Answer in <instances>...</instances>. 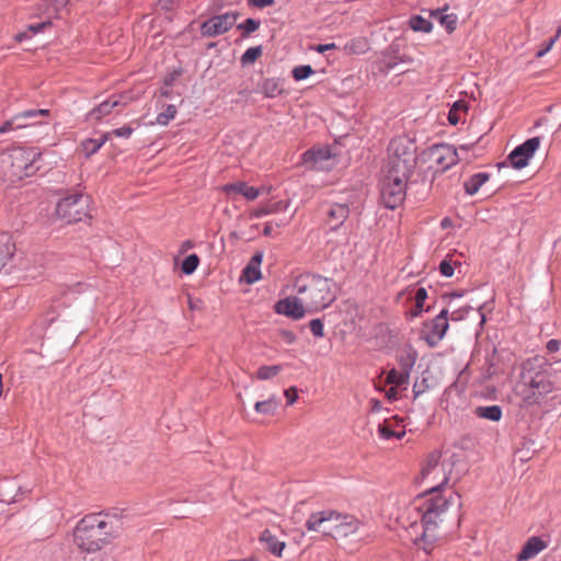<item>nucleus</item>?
Returning <instances> with one entry per match:
<instances>
[{"instance_id": "58", "label": "nucleus", "mask_w": 561, "mask_h": 561, "mask_svg": "<svg viewBox=\"0 0 561 561\" xmlns=\"http://www.w3.org/2000/svg\"><path fill=\"white\" fill-rule=\"evenodd\" d=\"M68 0H55V4L57 7H64Z\"/></svg>"}, {"instance_id": "56", "label": "nucleus", "mask_w": 561, "mask_h": 561, "mask_svg": "<svg viewBox=\"0 0 561 561\" xmlns=\"http://www.w3.org/2000/svg\"><path fill=\"white\" fill-rule=\"evenodd\" d=\"M424 391V388L422 387V385L420 383H415L414 387H413V392L415 396H419L421 394L422 392Z\"/></svg>"}, {"instance_id": "2", "label": "nucleus", "mask_w": 561, "mask_h": 561, "mask_svg": "<svg viewBox=\"0 0 561 561\" xmlns=\"http://www.w3.org/2000/svg\"><path fill=\"white\" fill-rule=\"evenodd\" d=\"M117 537L115 522L107 515L92 514L81 518L73 529V543L85 553H95Z\"/></svg>"}, {"instance_id": "30", "label": "nucleus", "mask_w": 561, "mask_h": 561, "mask_svg": "<svg viewBox=\"0 0 561 561\" xmlns=\"http://www.w3.org/2000/svg\"><path fill=\"white\" fill-rule=\"evenodd\" d=\"M278 407H279V400L275 394H273L264 401L256 402L254 405V409L260 414L274 415L276 413Z\"/></svg>"}, {"instance_id": "57", "label": "nucleus", "mask_w": 561, "mask_h": 561, "mask_svg": "<svg viewBox=\"0 0 561 561\" xmlns=\"http://www.w3.org/2000/svg\"><path fill=\"white\" fill-rule=\"evenodd\" d=\"M15 38L18 42H22V41L28 38V34H27V32H21L15 36Z\"/></svg>"}, {"instance_id": "7", "label": "nucleus", "mask_w": 561, "mask_h": 561, "mask_svg": "<svg viewBox=\"0 0 561 561\" xmlns=\"http://www.w3.org/2000/svg\"><path fill=\"white\" fill-rule=\"evenodd\" d=\"M388 159L383 173L410 179L416 165V148L407 137H398L390 141Z\"/></svg>"}, {"instance_id": "14", "label": "nucleus", "mask_w": 561, "mask_h": 561, "mask_svg": "<svg viewBox=\"0 0 561 561\" xmlns=\"http://www.w3.org/2000/svg\"><path fill=\"white\" fill-rule=\"evenodd\" d=\"M448 310L443 309L431 322L425 324V341L431 346L437 345L445 336L449 324L447 319Z\"/></svg>"}, {"instance_id": "42", "label": "nucleus", "mask_w": 561, "mask_h": 561, "mask_svg": "<svg viewBox=\"0 0 561 561\" xmlns=\"http://www.w3.org/2000/svg\"><path fill=\"white\" fill-rule=\"evenodd\" d=\"M314 73V70L309 65L297 66L293 69L291 75L296 81L304 80Z\"/></svg>"}, {"instance_id": "34", "label": "nucleus", "mask_w": 561, "mask_h": 561, "mask_svg": "<svg viewBox=\"0 0 561 561\" xmlns=\"http://www.w3.org/2000/svg\"><path fill=\"white\" fill-rule=\"evenodd\" d=\"M409 382V374L391 369L387 373L385 383L393 387L405 386Z\"/></svg>"}, {"instance_id": "38", "label": "nucleus", "mask_w": 561, "mask_h": 561, "mask_svg": "<svg viewBox=\"0 0 561 561\" xmlns=\"http://www.w3.org/2000/svg\"><path fill=\"white\" fill-rule=\"evenodd\" d=\"M199 264V257L196 254L187 255L182 263V272L186 275L193 274Z\"/></svg>"}, {"instance_id": "20", "label": "nucleus", "mask_w": 561, "mask_h": 561, "mask_svg": "<svg viewBox=\"0 0 561 561\" xmlns=\"http://www.w3.org/2000/svg\"><path fill=\"white\" fill-rule=\"evenodd\" d=\"M350 208L346 204H334L327 214V225L332 230L337 229L348 217Z\"/></svg>"}, {"instance_id": "63", "label": "nucleus", "mask_w": 561, "mask_h": 561, "mask_svg": "<svg viewBox=\"0 0 561 561\" xmlns=\"http://www.w3.org/2000/svg\"><path fill=\"white\" fill-rule=\"evenodd\" d=\"M445 225H448L447 219H444V220H443V226H445Z\"/></svg>"}, {"instance_id": "52", "label": "nucleus", "mask_w": 561, "mask_h": 561, "mask_svg": "<svg viewBox=\"0 0 561 561\" xmlns=\"http://www.w3.org/2000/svg\"><path fill=\"white\" fill-rule=\"evenodd\" d=\"M317 53L323 54L328 50L337 49V46L334 43L330 44H319L312 47Z\"/></svg>"}, {"instance_id": "26", "label": "nucleus", "mask_w": 561, "mask_h": 561, "mask_svg": "<svg viewBox=\"0 0 561 561\" xmlns=\"http://www.w3.org/2000/svg\"><path fill=\"white\" fill-rule=\"evenodd\" d=\"M447 8L444 9V11L446 10ZM430 15L434 19H436L439 24L448 32V33H453L456 27H457V21H458V18L455 13H449V14H444L443 13V10L440 9H437V10H432L430 12Z\"/></svg>"}, {"instance_id": "55", "label": "nucleus", "mask_w": 561, "mask_h": 561, "mask_svg": "<svg viewBox=\"0 0 561 561\" xmlns=\"http://www.w3.org/2000/svg\"><path fill=\"white\" fill-rule=\"evenodd\" d=\"M273 231H274L273 224L272 222H266L265 226H264V229H263V233L265 236H272Z\"/></svg>"}, {"instance_id": "13", "label": "nucleus", "mask_w": 561, "mask_h": 561, "mask_svg": "<svg viewBox=\"0 0 561 561\" xmlns=\"http://www.w3.org/2000/svg\"><path fill=\"white\" fill-rule=\"evenodd\" d=\"M541 140L539 137H533L522 145L517 146L510 154L508 160L515 169L525 168L535 152L539 149Z\"/></svg>"}, {"instance_id": "43", "label": "nucleus", "mask_w": 561, "mask_h": 561, "mask_svg": "<svg viewBox=\"0 0 561 561\" xmlns=\"http://www.w3.org/2000/svg\"><path fill=\"white\" fill-rule=\"evenodd\" d=\"M456 263L450 257H446L439 264V271L445 277H451L454 275V265Z\"/></svg>"}, {"instance_id": "22", "label": "nucleus", "mask_w": 561, "mask_h": 561, "mask_svg": "<svg viewBox=\"0 0 561 561\" xmlns=\"http://www.w3.org/2000/svg\"><path fill=\"white\" fill-rule=\"evenodd\" d=\"M306 162H312L316 169L325 168L324 163L332 158L331 150L328 147L311 149L304 153Z\"/></svg>"}, {"instance_id": "4", "label": "nucleus", "mask_w": 561, "mask_h": 561, "mask_svg": "<svg viewBox=\"0 0 561 561\" xmlns=\"http://www.w3.org/2000/svg\"><path fill=\"white\" fill-rule=\"evenodd\" d=\"M360 522L353 515L342 514L333 510L312 513L306 520L309 531L321 533L334 539L346 538L358 531Z\"/></svg>"}, {"instance_id": "8", "label": "nucleus", "mask_w": 561, "mask_h": 561, "mask_svg": "<svg viewBox=\"0 0 561 561\" xmlns=\"http://www.w3.org/2000/svg\"><path fill=\"white\" fill-rule=\"evenodd\" d=\"M440 457L439 451H432L422 465L419 480L428 486L427 492L424 493L425 495L442 494L439 492L440 488L449 481L448 465L442 462Z\"/></svg>"}, {"instance_id": "6", "label": "nucleus", "mask_w": 561, "mask_h": 561, "mask_svg": "<svg viewBox=\"0 0 561 561\" xmlns=\"http://www.w3.org/2000/svg\"><path fill=\"white\" fill-rule=\"evenodd\" d=\"M332 280L321 276H305L297 279L295 288L310 313L329 307L335 299Z\"/></svg>"}, {"instance_id": "25", "label": "nucleus", "mask_w": 561, "mask_h": 561, "mask_svg": "<svg viewBox=\"0 0 561 561\" xmlns=\"http://www.w3.org/2000/svg\"><path fill=\"white\" fill-rule=\"evenodd\" d=\"M15 244L9 233H0V271L13 256Z\"/></svg>"}, {"instance_id": "39", "label": "nucleus", "mask_w": 561, "mask_h": 561, "mask_svg": "<svg viewBox=\"0 0 561 561\" xmlns=\"http://www.w3.org/2000/svg\"><path fill=\"white\" fill-rule=\"evenodd\" d=\"M260 27V21L254 19H247L243 23L238 25L239 30H242V36L248 37L251 33L257 31Z\"/></svg>"}, {"instance_id": "54", "label": "nucleus", "mask_w": 561, "mask_h": 561, "mask_svg": "<svg viewBox=\"0 0 561 561\" xmlns=\"http://www.w3.org/2000/svg\"><path fill=\"white\" fill-rule=\"evenodd\" d=\"M386 396L387 398L390 400V401H394L398 399L399 397V391H398V387H391L387 392H386Z\"/></svg>"}, {"instance_id": "45", "label": "nucleus", "mask_w": 561, "mask_h": 561, "mask_svg": "<svg viewBox=\"0 0 561 561\" xmlns=\"http://www.w3.org/2000/svg\"><path fill=\"white\" fill-rule=\"evenodd\" d=\"M309 327L314 336L322 337L324 335L323 323L320 319L311 320Z\"/></svg>"}, {"instance_id": "16", "label": "nucleus", "mask_w": 561, "mask_h": 561, "mask_svg": "<svg viewBox=\"0 0 561 561\" xmlns=\"http://www.w3.org/2000/svg\"><path fill=\"white\" fill-rule=\"evenodd\" d=\"M48 110H27L14 115L9 121L0 126V134H5L15 129H22L32 126L33 124H20V121L33 119L37 116H47Z\"/></svg>"}, {"instance_id": "46", "label": "nucleus", "mask_w": 561, "mask_h": 561, "mask_svg": "<svg viewBox=\"0 0 561 561\" xmlns=\"http://www.w3.org/2000/svg\"><path fill=\"white\" fill-rule=\"evenodd\" d=\"M284 396L287 399L289 405L294 404L298 400V390L296 387H289L284 391Z\"/></svg>"}, {"instance_id": "29", "label": "nucleus", "mask_w": 561, "mask_h": 561, "mask_svg": "<svg viewBox=\"0 0 561 561\" xmlns=\"http://www.w3.org/2000/svg\"><path fill=\"white\" fill-rule=\"evenodd\" d=\"M260 91L265 98L273 99L283 93V88L277 79L267 78L261 83Z\"/></svg>"}, {"instance_id": "44", "label": "nucleus", "mask_w": 561, "mask_h": 561, "mask_svg": "<svg viewBox=\"0 0 561 561\" xmlns=\"http://www.w3.org/2000/svg\"><path fill=\"white\" fill-rule=\"evenodd\" d=\"M415 308L419 312L423 310V305L425 299L427 298V290L423 287L417 288L415 293Z\"/></svg>"}, {"instance_id": "61", "label": "nucleus", "mask_w": 561, "mask_h": 561, "mask_svg": "<svg viewBox=\"0 0 561 561\" xmlns=\"http://www.w3.org/2000/svg\"><path fill=\"white\" fill-rule=\"evenodd\" d=\"M26 121H27V119H25V121H20V124H28ZM32 124H33L32 126H34L36 123H32Z\"/></svg>"}, {"instance_id": "1", "label": "nucleus", "mask_w": 561, "mask_h": 561, "mask_svg": "<svg viewBox=\"0 0 561 561\" xmlns=\"http://www.w3.org/2000/svg\"><path fill=\"white\" fill-rule=\"evenodd\" d=\"M453 503V495L423 494L401 507L397 520L405 528L413 527L421 520L423 533L415 542L430 554L440 538L438 529L446 522Z\"/></svg>"}, {"instance_id": "62", "label": "nucleus", "mask_w": 561, "mask_h": 561, "mask_svg": "<svg viewBox=\"0 0 561 561\" xmlns=\"http://www.w3.org/2000/svg\"><path fill=\"white\" fill-rule=\"evenodd\" d=\"M445 225H448L447 219H444V220H443V226H445Z\"/></svg>"}, {"instance_id": "32", "label": "nucleus", "mask_w": 561, "mask_h": 561, "mask_svg": "<svg viewBox=\"0 0 561 561\" xmlns=\"http://www.w3.org/2000/svg\"><path fill=\"white\" fill-rule=\"evenodd\" d=\"M476 415L480 419L499 422L502 419V409L499 405L478 407Z\"/></svg>"}, {"instance_id": "17", "label": "nucleus", "mask_w": 561, "mask_h": 561, "mask_svg": "<svg viewBox=\"0 0 561 561\" xmlns=\"http://www.w3.org/2000/svg\"><path fill=\"white\" fill-rule=\"evenodd\" d=\"M548 547V543L540 537H530L523 546L520 552L517 554V561H528L538 556Z\"/></svg>"}, {"instance_id": "21", "label": "nucleus", "mask_w": 561, "mask_h": 561, "mask_svg": "<svg viewBox=\"0 0 561 561\" xmlns=\"http://www.w3.org/2000/svg\"><path fill=\"white\" fill-rule=\"evenodd\" d=\"M262 253H256L252 256L248 265L244 267L240 280L247 284H253L261 279V263H262Z\"/></svg>"}, {"instance_id": "9", "label": "nucleus", "mask_w": 561, "mask_h": 561, "mask_svg": "<svg viewBox=\"0 0 561 561\" xmlns=\"http://www.w3.org/2000/svg\"><path fill=\"white\" fill-rule=\"evenodd\" d=\"M89 197L82 194H72L60 199L56 206V215L67 224H73L88 216Z\"/></svg>"}, {"instance_id": "48", "label": "nucleus", "mask_w": 561, "mask_h": 561, "mask_svg": "<svg viewBox=\"0 0 561 561\" xmlns=\"http://www.w3.org/2000/svg\"><path fill=\"white\" fill-rule=\"evenodd\" d=\"M51 25L50 21L37 23V24H31L27 27V32H32L33 34L39 33L44 31L45 28L49 27Z\"/></svg>"}, {"instance_id": "64", "label": "nucleus", "mask_w": 561, "mask_h": 561, "mask_svg": "<svg viewBox=\"0 0 561 561\" xmlns=\"http://www.w3.org/2000/svg\"><path fill=\"white\" fill-rule=\"evenodd\" d=\"M553 360H554L556 363H559L561 359H559V358H553Z\"/></svg>"}, {"instance_id": "40", "label": "nucleus", "mask_w": 561, "mask_h": 561, "mask_svg": "<svg viewBox=\"0 0 561 561\" xmlns=\"http://www.w3.org/2000/svg\"><path fill=\"white\" fill-rule=\"evenodd\" d=\"M262 55V48L260 46L248 48L241 57L243 65L253 64Z\"/></svg>"}, {"instance_id": "60", "label": "nucleus", "mask_w": 561, "mask_h": 561, "mask_svg": "<svg viewBox=\"0 0 561 561\" xmlns=\"http://www.w3.org/2000/svg\"><path fill=\"white\" fill-rule=\"evenodd\" d=\"M560 36H561V25L558 27L554 37H557V41H558L560 38Z\"/></svg>"}, {"instance_id": "37", "label": "nucleus", "mask_w": 561, "mask_h": 561, "mask_svg": "<svg viewBox=\"0 0 561 561\" xmlns=\"http://www.w3.org/2000/svg\"><path fill=\"white\" fill-rule=\"evenodd\" d=\"M409 25L414 32L430 33L433 30L432 22L421 15H413L409 21Z\"/></svg>"}, {"instance_id": "41", "label": "nucleus", "mask_w": 561, "mask_h": 561, "mask_svg": "<svg viewBox=\"0 0 561 561\" xmlns=\"http://www.w3.org/2000/svg\"><path fill=\"white\" fill-rule=\"evenodd\" d=\"M176 115V107L175 105H168L165 111L160 113L158 116H157V123L159 125H168L170 121H172Z\"/></svg>"}, {"instance_id": "24", "label": "nucleus", "mask_w": 561, "mask_h": 561, "mask_svg": "<svg viewBox=\"0 0 561 561\" xmlns=\"http://www.w3.org/2000/svg\"><path fill=\"white\" fill-rule=\"evenodd\" d=\"M121 96H111L101 104H99L96 107H94L90 113L89 116L91 119L100 121L103 117L110 115L114 107L122 104Z\"/></svg>"}, {"instance_id": "11", "label": "nucleus", "mask_w": 561, "mask_h": 561, "mask_svg": "<svg viewBox=\"0 0 561 561\" xmlns=\"http://www.w3.org/2000/svg\"><path fill=\"white\" fill-rule=\"evenodd\" d=\"M428 157L432 168H435L436 171H446L459 160L457 149L445 144L433 146L428 151Z\"/></svg>"}, {"instance_id": "51", "label": "nucleus", "mask_w": 561, "mask_h": 561, "mask_svg": "<svg viewBox=\"0 0 561 561\" xmlns=\"http://www.w3.org/2000/svg\"><path fill=\"white\" fill-rule=\"evenodd\" d=\"M275 3V0H249V4L263 9L266 7H271Z\"/></svg>"}, {"instance_id": "33", "label": "nucleus", "mask_w": 561, "mask_h": 561, "mask_svg": "<svg viewBox=\"0 0 561 561\" xmlns=\"http://www.w3.org/2000/svg\"><path fill=\"white\" fill-rule=\"evenodd\" d=\"M347 54L360 55L368 50V41L364 37L353 38L344 46Z\"/></svg>"}, {"instance_id": "49", "label": "nucleus", "mask_w": 561, "mask_h": 561, "mask_svg": "<svg viewBox=\"0 0 561 561\" xmlns=\"http://www.w3.org/2000/svg\"><path fill=\"white\" fill-rule=\"evenodd\" d=\"M556 42H557V37H552L549 42H547L543 45V47L541 49H539L537 51L536 57L537 58L543 57L547 53H549L552 49V47L556 44Z\"/></svg>"}, {"instance_id": "28", "label": "nucleus", "mask_w": 561, "mask_h": 561, "mask_svg": "<svg viewBox=\"0 0 561 561\" xmlns=\"http://www.w3.org/2000/svg\"><path fill=\"white\" fill-rule=\"evenodd\" d=\"M468 112V103L465 100H458L454 103L448 113V122L450 125H457L465 119Z\"/></svg>"}, {"instance_id": "18", "label": "nucleus", "mask_w": 561, "mask_h": 561, "mask_svg": "<svg viewBox=\"0 0 561 561\" xmlns=\"http://www.w3.org/2000/svg\"><path fill=\"white\" fill-rule=\"evenodd\" d=\"M221 190L226 194H232V193L240 194L248 201L256 199L260 196L261 192L263 191V188L250 186V185H248V183H245L243 181L228 183V184L224 185Z\"/></svg>"}, {"instance_id": "50", "label": "nucleus", "mask_w": 561, "mask_h": 561, "mask_svg": "<svg viewBox=\"0 0 561 561\" xmlns=\"http://www.w3.org/2000/svg\"><path fill=\"white\" fill-rule=\"evenodd\" d=\"M546 347H547V351H548L550 354H552V353H557V352H559V351H560V348H561V341H559V340H554V339L549 340V341L547 342Z\"/></svg>"}, {"instance_id": "59", "label": "nucleus", "mask_w": 561, "mask_h": 561, "mask_svg": "<svg viewBox=\"0 0 561 561\" xmlns=\"http://www.w3.org/2000/svg\"><path fill=\"white\" fill-rule=\"evenodd\" d=\"M371 402H373V404H374V405H373V409H374V410H376V411H377V410H379V409H380V402H379L378 400H374V401H371Z\"/></svg>"}, {"instance_id": "23", "label": "nucleus", "mask_w": 561, "mask_h": 561, "mask_svg": "<svg viewBox=\"0 0 561 561\" xmlns=\"http://www.w3.org/2000/svg\"><path fill=\"white\" fill-rule=\"evenodd\" d=\"M393 422L396 423V426H400L401 430H397L391 421L386 420L378 426V434L381 438L389 439L396 437L398 439H401L405 435V431L403 430V425L401 424L402 420L396 416L393 419Z\"/></svg>"}, {"instance_id": "5", "label": "nucleus", "mask_w": 561, "mask_h": 561, "mask_svg": "<svg viewBox=\"0 0 561 561\" xmlns=\"http://www.w3.org/2000/svg\"><path fill=\"white\" fill-rule=\"evenodd\" d=\"M36 148L14 147L0 153V179L15 182L36 173L41 158Z\"/></svg>"}, {"instance_id": "47", "label": "nucleus", "mask_w": 561, "mask_h": 561, "mask_svg": "<svg viewBox=\"0 0 561 561\" xmlns=\"http://www.w3.org/2000/svg\"><path fill=\"white\" fill-rule=\"evenodd\" d=\"M110 134H111V136L114 135L116 137L129 138L130 135L133 134V128L129 126H123L121 128H116V129L112 130Z\"/></svg>"}, {"instance_id": "10", "label": "nucleus", "mask_w": 561, "mask_h": 561, "mask_svg": "<svg viewBox=\"0 0 561 561\" xmlns=\"http://www.w3.org/2000/svg\"><path fill=\"white\" fill-rule=\"evenodd\" d=\"M409 179L383 173L381 180V202L389 209H396L405 199Z\"/></svg>"}, {"instance_id": "31", "label": "nucleus", "mask_w": 561, "mask_h": 561, "mask_svg": "<svg viewBox=\"0 0 561 561\" xmlns=\"http://www.w3.org/2000/svg\"><path fill=\"white\" fill-rule=\"evenodd\" d=\"M286 207L287 206L283 205L282 202H277V203H274L271 205L261 206V207L250 210L249 218L256 219V218H261L263 216H267L271 214H276V213L280 211L282 209H285Z\"/></svg>"}, {"instance_id": "27", "label": "nucleus", "mask_w": 561, "mask_h": 561, "mask_svg": "<svg viewBox=\"0 0 561 561\" xmlns=\"http://www.w3.org/2000/svg\"><path fill=\"white\" fill-rule=\"evenodd\" d=\"M490 180V174L485 172H479L471 175L463 184L465 192L468 195H474L478 193L480 187Z\"/></svg>"}, {"instance_id": "53", "label": "nucleus", "mask_w": 561, "mask_h": 561, "mask_svg": "<svg viewBox=\"0 0 561 561\" xmlns=\"http://www.w3.org/2000/svg\"><path fill=\"white\" fill-rule=\"evenodd\" d=\"M280 336L287 344H293L296 341V334L288 330L282 331Z\"/></svg>"}, {"instance_id": "15", "label": "nucleus", "mask_w": 561, "mask_h": 561, "mask_svg": "<svg viewBox=\"0 0 561 561\" xmlns=\"http://www.w3.org/2000/svg\"><path fill=\"white\" fill-rule=\"evenodd\" d=\"M274 310L276 313L286 316L294 320L302 319L307 313H309L307 307L297 293L295 296H289L278 300L274 306Z\"/></svg>"}, {"instance_id": "19", "label": "nucleus", "mask_w": 561, "mask_h": 561, "mask_svg": "<svg viewBox=\"0 0 561 561\" xmlns=\"http://www.w3.org/2000/svg\"><path fill=\"white\" fill-rule=\"evenodd\" d=\"M259 540L263 545L264 549L274 557L280 558L283 556L286 542L279 540L270 529H264L261 533Z\"/></svg>"}, {"instance_id": "36", "label": "nucleus", "mask_w": 561, "mask_h": 561, "mask_svg": "<svg viewBox=\"0 0 561 561\" xmlns=\"http://www.w3.org/2000/svg\"><path fill=\"white\" fill-rule=\"evenodd\" d=\"M282 370V365H263L257 368L255 377L260 380H268L277 376Z\"/></svg>"}, {"instance_id": "35", "label": "nucleus", "mask_w": 561, "mask_h": 561, "mask_svg": "<svg viewBox=\"0 0 561 561\" xmlns=\"http://www.w3.org/2000/svg\"><path fill=\"white\" fill-rule=\"evenodd\" d=\"M111 138V134H104L101 139H85L82 148L87 156L94 154Z\"/></svg>"}, {"instance_id": "3", "label": "nucleus", "mask_w": 561, "mask_h": 561, "mask_svg": "<svg viewBox=\"0 0 561 561\" xmlns=\"http://www.w3.org/2000/svg\"><path fill=\"white\" fill-rule=\"evenodd\" d=\"M556 389L551 374L542 370V360L529 359L523 365L520 381L515 386V394L524 408L540 405Z\"/></svg>"}, {"instance_id": "12", "label": "nucleus", "mask_w": 561, "mask_h": 561, "mask_svg": "<svg viewBox=\"0 0 561 561\" xmlns=\"http://www.w3.org/2000/svg\"><path fill=\"white\" fill-rule=\"evenodd\" d=\"M237 20V13L227 12L208 19L202 24L201 30L205 36H218L228 32L236 24Z\"/></svg>"}]
</instances>
